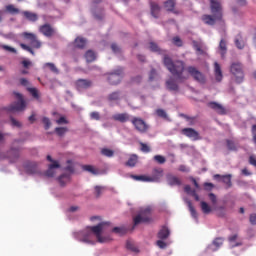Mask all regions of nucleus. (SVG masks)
I'll use <instances>...</instances> for the list:
<instances>
[{"label": "nucleus", "instance_id": "nucleus-5", "mask_svg": "<svg viewBox=\"0 0 256 256\" xmlns=\"http://www.w3.org/2000/svg\"><path fill=\"white\" fill-rule=\"evenodd\" d=\"M14 95L16 99H18L17 102L12 103L7 109L9 113H17L19 111H25V108L27 107V104L25 103V100L23 99V95L19 92H14Z\"/></svg>", "mask_w": 256, "mask_h": 256}, {"label": "nucleus", "instance_id": "nucleus-55", "mask_svg": "<svg viewBox=\"0 0 256 256\" xmlns=\"http://www.w3.org/2000/svg\"><path fill=\"white\" fill-rule=\"evenodd\" d=\"M57 125H67L69 121H67V118L64 116L60 117L58 120H56Z\"/></svg>", "mask_w": 256, "mask_h": 256}, {"label": "nucleus", "instance_id": "nucleus-25", "mask_svg": "<svg viewBox=\"0 0 256 256\" xmlns=\"http://www.w3.org/2000/svg\"><path fill=\"white\" fill-rule=\"evenodd\" d=\"M112 119L114 121H119L120 123H127V121H129V114L127 113L115 114L112 116Z\"/></svg>", "mask_w": 256, "mask_h": 256}, {"label": "nucleus", "instance_id": "nucleus-7", "mask_svg": "<svg viewBox=\"0 0 256 256\" xmlns=\"http://www.w3.org/2000/svg\"><path fill=\"white\" fill-rule=\"evenodd\" d=\"M186 71L188 75L194 79V81H197V83L205 85V83L207 82L205 75L201 71H199V69H197L195 66H188L186 68Z\"/></svg>", "mask_w": 256, "mask_h": 256}, {"label": "nucleus", "instance_id": "nucleus-15", "mask_svg": "<svg viewBox=\"0 0 256 256\" xmlns=\"http://www.w3.org/2000/svg\"><path fill=\"white\" fill-rule=\"evenodd\" d=\"M162 177H163V169L155 168L152 171V176H149L150 183H159V181H161Z\"/></svg>", "mask_w": 256, "mask_h": 256}, {"label": "nucleus", "instance_id": "nucleus-33", "mask_svg": "<svg viewBox=\"0 0 256 256\" xmlns=\"http://www.w3.org/2000/svg\"><path fill=\"white\" fill-rule=\"evenodd\" d=\"M69 181H71V176H69L68 174H62L58 178V182L60 183L61 187H65V185H67Z\"/></svg>", "mask_w": 256, "mask_h": 256}, {"label": "nucleus", "instance_id": "nucleus-52", "mask_svg": "<svg viewBox=\"0 0 256 256\" xmlns=\"http://www.w3.org/2000/svg\"><path fill=\"white\" fill-rule=\"evenodd\" d=\"M174 45H176V47H183V41H181V38H179V36H176L172 39Z\"/></svg>", "mask_w": 256, "mask_h": 256}, {"label": "nucleus", "instance_id": "nucleus-14", "mask_svg": "<svg viewBox=\"0 0 256 256\" xmlns=\"http://www.w3.org/2000/svg\"><path fill=\"white\" fill-rule=\"evenodd\" d=\"M40 33L45 37H53L55 35V29L50 24H44L39 27Z\"/></svg>", "mask_w": 256, "mask_h": 256}, {"label": "nucleus", "instance_id": "nucleus-37", "mask_svg": "<svg viewBox=\"0 0 256 256\" xmlns=\"http://www.w3.org/2000/svg\"><path fill=\"white\" fill-rule=\"evenodd\" d=\"M101 155H103L104 157H108V158H111V157H114L115 155V151L114 150H111L109 148H102L101 151H100Z\"/></svg>", "mask_w": 256, "mask_h": 256}, {"label": "nucleus", "instance_id": "nucleus-20", "mask_svg": "<svg viewBox=\"0 0 256 256\" xmlns=\"http://www.w3.org/2000/svg\"><path fill=\"white\" fill-rule=\"evenodd\" d=\"M24 169L28 175H35L37 173V164L35 162H26Z\"/></svg>", "mask_w": 256, "mask_h": 256}, {"label": "nucleus", "instance_id": "nucleus-24", "mask_svg": "<svg viewBox=\"0 0 256 256\" xmlns=\"http://www.w3.org/2000/svg\"><path fill=\"white\" fill-rule=\"evenodd\" d=\"M170 235H171V231H169V228H167V226H163L158 232V239H161V240L169 239Z\"/></svg>", "mask_w": 256, "mask_h": 256}, {"label": "nucleus", "instance_id": "nucleus-61", "mask_svg": "<svg viewBox=\"0 0 256 256\" xmlns=\"http://www.w3.org/2000/svg\"><path fill=\"white\" fill-rule=\"evenodd\" d=\"M103 189H105V188L101 187V186H96L95 187L96 197H101V193H103Z\"/></svg>", "mask_w": 256, "mask_h": 256}, {"label": "nucleus", "instance_id": "nucleus-62", "mask_svg": "<svg viewBox=\"0 0 256 256\" xmlns=\"http://www.w3.org/2000/svg\"><path fill=\"white\" fill-rule=\"evenodd\" d=\"M10 121H11L12 127H21V122L15 120V118L11 117Z\"/></svg>", "mask_w": 256, "mask_h": 256}, {"label": "nucleus", "instance_id": "nucleus-9", "mask_svg": "<svg viewBox=\"0 0 256 256\" xmlns=\"http://www.w3.org/2000/svg\"><path fill=\"white\" fill-rule=\"evenodd\" d=\"M19 149L11 148L6 154L1 153L0 159H8L11 163H17L19 161Z\"/></svg>", "mask_w": 256, "mask_h": 256}, {"label": "nucleus", "instance_id": "nucleus-3", "mask_svg": "<svg viewBox=\"0 0 256 256\" xmlns=\"http://www.w3.org/2000/svg\"><path fill=\"white\" fill-rule=\"evenodd\" d=\"M230 73L234 77L235 83L241 85L245 81V72L243 71V65L239 62H234L230 65Z\"/></svg>", "mask_w": 256, "mask_h": 256}, {"label": "nucleus", "instance_id": "nucleus-29", "mask_svg": "<svg viewBox=\"0 0 256 256\" xmlns=\"http://www.w3.org/2000/svg\"><path fill=\"white\" fill-rule=\"evenodd\" d=\"M85 45H87V40L83 37H77L74 41V46L77 49H85Z\"/></svg>", "mask_w": 256, "mask_h": 256}, {"label": "nucleus", "instance_id": "nucleus-60", "mask_svg": "<svg viewBox=\"0 0 256 256\" xmlns=\"http://www.w3.org/2000/svg\"><path fill=\"white\" fill-rule=\"evenodd\" d=\"M156 245L159 247V249H166L167 248V243H165L163 240H158L156 242Z\"/></svg>", "mask_w": 256, "mask_h": 256}, {"label": "nucleus", "instance_id": "nucleus-53", "mask_svg": "<svg viewBox=\"0 0 256 256\" xmlns=\"http://www.w3.org/2000/svg\"><path fill=\"white\" fill-rule=\"evenodd\" d=\"M90 118L94 121H99L101 119V115L99 114V112H91Z\"/></svg>", "mask_w": 256, "mask_h": 256}, {"label": "nucleus", "instance_id": "nucleus-57", "mask_svg": "<svg viewBox=\"0 0 256 256\" xmlns=\"http://www.w3.org/2000/svg\"><path fill=\"white\" fill-rule=\"evenodd\" d=\"M194 49L195 51H197V53H199V55H203L204 51L201 48V45L197 42L194 43Z\"/></svg>", "mask_w": 256, "mask_h": 256}, {"label": "nucleus", "instance_id": "nucleus-63", "mask_svg": "<svg viewBox=\"0 0 256 256\" xmlns=\"http://www.w3.org/2000/svg\"><path fill=\"white\" fill-rule=\"evenodd\" d=\"M249 164L256 168V156L255 155H251L249 157Z\"/></svg>", "mask_w": 256, "mask_h": 256}, {"label": "nucleus", "instance_id": "nucleus-23", "mask_svg": "<svg viewBox=\"0 0 256 256\" xmlns=\"http://www.w3.org/2000/svg\"><path fill=\"white\" fill-rule=\"evenodd\" d=\"M61 165L59 162H54L50 164L48 170L45 172L46 177H55V169H59Z\"/></svg>", "mask_w": 256, "mask_h": 256}, {"label": "nucleus", "instance_id": "nucleus-51", "mask_svg": "<svg viewBox=\"0 0 256 256\" xmlns=\"http://www.w3.org/2000/svg\"><path fill=\"white\" fill-rule=\"evenodd\" d=\"M21 49H24V51H28V53H31V55H35V51L31 47H29L26 44L20 43Z\"/></svg>", "mask_w": 256, "mask_h": 256}, {"label": "nucleus", "instance_id": "nucleus-34", "mask_svg": "<svg viewBox=\"0 0 256 256\" xmlns=\"http://www.w3.org/2000/svg\"><path fill=\"white\" fill-rule=\"evenodd\" d=\"M210 7L213 13L219 11L221 9V0H210Z\"/></svg>", "mask_w": 256, "mask_h": 256}, {"label": "nucleus", "instance_id": "nucleus-11", "mask_svg": "<svg viewBox=\"0 0 256 256\" xmlns=\"http://www.w3.org/2000/svg\"><path fill=\"white\" fill-rule=\"evenodd\" d=\"M22 37L24 39H26L27 41H30V44L35 49H40L41 48V41H39L37 39V35H35L33 33L24 32V33H22Z\"/></svg>", "mask_w": 256, "mask_h": 256}, {"label": "nucleus", "instance_id": "nucleus-54", "mask_svg": "<svg viewBox=\"0 0 256 256\" xmlns=\"http://www.w3.org/2000/svg\"><path fill=\"white\" fill-rule=\"evenodd\" d=\"M0 47L4 49V51H9L10 53H17V50L11 46L1 45Z\"/></svg>", "mask_w": 256, "mask_h": 256}, {"label": "nucleus", "instance_id": "nucleus-4", "mask_svg": "<svg viewBox=\"0 0 256 256\" xmlns=\"http://www.w3.org/2000/svg\"><path fill=\"white\" fill-rule=\"evenodd\" d=\"M210 9L211 6H210ZM212 15L204 14L202 16V21L205 23V25H215L216 21H223V7L220 4V10H211Z\"/></svg>", "mask_w": 256, "mask_h": 256}, {"label": "nucleus", "instance_id": "nucleus-19", "mask_svg": "<svg viewBox=\"0 0 256 256\" xmlns=\"http://www.w3.org/2000/svg\"><path fill=\"white\" fill-rule=\"evenodd\" d=\"M150 11L154 19H159V15L161 13V6H159V4L155 2H150Z\"/></svg>", "mask_w": 256, "mask_h": 256}, {"label": "nucleus", "instance_id": "nucleus-1", "mask_svg": "<svg viewBox=\"0 0 256 256\" xmlns=\"http://www.w3.org/2000/svg\"><path fill=\"white\" fill-rule=\"evenodd\" d=\"M149 49L153 53H158L163 56V65L166 69L171 73L173 77H175L178 83H185L187 79H189V75H185V62L183 60H175L167 54V50H162L159 48V45L155 42L149 43Z\"/></svg>", "mask_w": 256, "mask_h": 256}, {"label": "nucleus", "instance_id": "nucleus-32", "mask_svg": "<svg viewBox=\"0 0 256 256\" xmlns=\"http://www.w3.org/2000/svg\"><path fill=\"white\" fill-rule=\"evenodd\" d=\"M83 171H87L88 173H91L92 175H99V170L95 168L93 165H83L82 166Z\"/></svg>", "mask_w": 256, "mask_h": 256}, {"label": "nucleus", "instance_id": "nucleus-13", "mask_svg": "<svg viewBox=\"0 0 256 256\" xmlns=\"http://www.w3.org/2000/svg\"><path fill=\"white\" fill-rule=\"evenodd\" d=\"M75 85L78 91H85L86 89H91V87H93V81L87 79H78Z\"/></svg>", "mask_w": 256, "mask_h": 256}, {"label": "nucleus", "instance_id": "nucleus-17", "mask_svg": "<svg viewBox=\"0 0 256 256\" xmlns=\"http://www.w3.org/2000/svg\"><path fill=\"white\" fill-rule=\"evenodd\" d=\"M208 107H210V109H213V111H216V113H218V115H226L227 114V110H225V107H223V105H221L217 102L208 103Z\"/></svg>", "mask_w": 256, "mask_h": 256}, {"label": "nucleus", "instance_id": "nucleus-41", "mask_svg": "<svg viewBox=\"0 0 256 256\" xmlns=\"http://www.w3.org/2000/svg\"><path fill=\"white\" fill-rule=\"evenodd\" d=\"M200 205H201L202 212L205 213V215H209V213H211V206H209L207 202L202 201Z\"/></svg>", "mask_w": 256, "mask_h": 256}, {"label": "nucleus", "instance_id": "nucleus-22", "mask_svg": "<svg viewBox=\"0 0 256 256\" xmlns=\"http://www.w3.org/2000/svg\"><path fill=\"white\" fill-rule=\"evenodd\" d=\"M176 2L175 0H167L164 2V7L170 13H174V15H179V11L175 10Z\"/></svg>", "mask_w": 256, "mask_h": 256}, {"label": "nucleus", "instance_id": "nucleus-49", "mask_svg": "<svg viewBox=\"0 0 256 256\" xmlns=\"http://www.w3.org/2000/svg\"><path fill=\"white\" fill-rule=\"evenodd\" d=\"M154 161H156V163H159V165H163V163H165V161H167V159H165V156L155 155Z\"/></svg>", "mask_w": 256, "mask_h": 256}, {"label": "nucleus", "instance_id": "nucleus-27", "mask_svg": "<svg viewBox=\"0 0 256 256\" xmlns=\"http://www.w3.org/2000/svg\"><path fill=\"white\" fill-rule=\"evenodd\" d=\"M107 99L110 103L121 101V92L120 91L112 92L107 96Z\"/></svg>", "mask_w": 256, "mask_h": 256}, {"label": "nucleus", "instance_id": "nucleus-28", "mask_svg": "<svg viewBox=\"0 0 256 256\" xmlns=\"http://www.w3.org/2000/svg\"><path fill=\"white\" fill-rule=\"evenodd\" d=\"M214 179H221L222 183H225V185H227L228 187H231V175H219L216 174L214 175Z\"/></svg>", "mask_w": 256, "mask_h": 256}, {"label": "nucleus", "instance_id": "nucleus-30", "mask_svg": "<svg viewBox=\"0 0 256 256\" xmlns=\"http://www.w3.org/2000/svg\"><path fill=\"white\" fill-rule=\"evenodd\" d=\"M22 15L25 17V19L32 22H35L37 21V19H39L36 13L30 12V11H23Z\"/></svg>", "mask_w": 256, "mask_h": 256}, {"label": "nucleus", "instance_id": "nucleus-44", "mask_svg": "<svg viewBox=\"0 0 256 256\" xmlns=\"http://www.w3.org/2000/svg\"><path fill=\"white\" fill-rule=\"evenodd\" d=\"M67 131H69V129H67V127H56L55 128V133H56V135H58V137H63V135H65V133H67Z\"/></svg>", "mask_w": 256, "mask_h": 256}, {"label": "nucleus", "instance_id": "nucleus-12", "mask_svg": "<svg viewBox=\"0 0 256 256\" xmlns=\"http://www.w3.org/2000/svg\"><path fill=\"white\" fill-rule=\"evenodd\" d=\"M181 133L182 135H185V137H188V139H192V141H200L201 139L199 132L193 128H183Z\"/></svg>", "mask_w": 256, "mask_h": 256}, {"label": "nucleus", "instance_id": "nucleus-35", "mask_svg": "<svg viewBox=\"0 0 256 256\" xmlns=\"http://www.w3.org/2000/svg\"><path fill=\"white\" fill-rule=\"evenodd\" d=\"M138 157L135 154H132L128 161L126 162L127 167H135L137 165Z\"/></svg>", "mask_w": 256, "mask_h": 256}, {"label": "nucleus", "instance_id": "nucleus-47", "mask_svg": "<svg viewBox=\"0 0 256 256\" xmlns=\"http://www.w3.org/2000/svg\"><path fill=\"white\" fill-rule=\"evenodd\" d=\"M27 91H29L34 99H39V90L37 88H27Z\"/></svg>", "mask_w": 256, "mask_h": 256}, {"label": "nucleus", "instance_id": "nucleus-26", "mask_svg": "<svg viewBox=\"0 0 256 256\" xmlns=\"http://www.w3.org/2000/svg\"><path fill=\"white\" fill-rule=\"evenodd\" d=\"M166 87L169 91H179V85L173 78L166 81Z\"/></svg>", "mask_w": 256, "mask_h": 256}, {"label": "nucleus", "instance_id": "nucleus-31", "mask_svg": "<svg viewBox=\"0 0 256 256\" xmlns=\"http://www.w3.org/2000/svg\"><path fill=\"white\" fill-rule=\"evenodd\" d=\"M85 59H86L87 63H93V61H95L97 59V55L95 54V52L93 50H88L85 53Z\"/></svg>", "mask_w": 256, "mask_h": 256}, {"label": "nucleus", "instance_id": "nucleus-58", "mask_svg": "<svg viewBox=\"0 0 256 256\" xmlns=\"http://www.w3.org/2000/svg\"><path fill=\"white\" fill-rule=\"evenodd\" d=\"M251 132H252V141L256 145V124L252 125Z\"/></svg>", "mask_w": 256, "mask_h": 256}, {"label": "nucleus", "instance_id": "nucleus-40", "mask_svg": "<svg viewBox=\"0 0 256 256\" xmlns=\"http://www.w3.org/2000/svg\"><path fill=\"white\" fill-rule=\"evenodd\" d=\"M235 45L238 49H243L245 47V41H243V37H241V34H239L235 38Z\"/></svg>", "mask_w": 256, "mask_h": 256}, {"label": "nucleus", "instance_id": "nucleus-38", "mask_svg": "<svg viewBox=\"0 0 256 256\" xmlns=\"http://www.w3.org/2000/svg\"><path fill=\"white\" fill-rule=\"evenodd\" d=\"M7 13H10V15H19L20 11L18 8H16L13 4H9L6 6Z\"/></svg>", "mask_w": 256, "mask_h": 256}, {"label": "nucleus", "instance_id": "nucleus-8", "mask_svg": "<svg viewBox=\"0 0 256 256\" xmlns=\"http://www.w3.org/2000/svg\"><path fill=\"white\" fill-rule=\"evenodd\" d=\"M134 226L139 225V223H149L151 221V208L142 209L138 215L133 219Z\"/></svg>", "mask_w": 256, "mask_h": 256}, {"label": "nucleus", "instance_id": "nucleus-16", "mask_svg": "<svg viewBox=\"0 0 256 256\" xmlns=\"http://www.w3.org/2000/svg\"><path fill=\"white\" fill-rule=\"evenodd\" d=\"M166 181L170 187H179L182 185V181L179 177L173 175V174H168L166 176Z\"/></svg>", "mask_w": 256, "mask_h": 256}, {"label": "nucleus", "instance_id": "nucleus-42", "mask_svg": "<svg viewBox=\"0 0 256 256\" xmlns=\"http://www.w3.org/2000/svg\"><path fill=\"white\" fill-rule=\"evenodd\" d=\"M44 68H48L52 73L59 74V69H57V66L51 62L45 63Z\"/></svg>", "mask_w": 256, "mask_h": 256}, {"label": "nucleus", "instance_id": "nucleus-46", "mask_svg": "<svg viewBox=\"0 0 256 256\" xmlns=\"http://www.w3.org/2000/svg\"><path fill=\"white\" fill-rule=\"evenodd\" d=\"M188 209L194 219H197V210H195V207L193 206V203L191 201H188Z\"/></svg>", "mask_w": 256, "mask_h": 256}, {"label": "nucleus", "instance_id": "nucleus-6", "mask_svg": "<svg viewBox=\"0 0 256 256\" xmlns=\"http://www.w3.org/2000/svg\"><path fill=\"white\" fill-rule=\"evenodd\" d=\"M134 129L138 131V133H148L151 126L141 117H132L130 120Z\"/></svg>", "mask_w": 256, "mask_h": 256}, {"label": "nucleus", "instance_id": "nucleus-50", "mask_svg": "<svg viewBox=\"0 0 256 256\" xmlns=\"http://www.w3.org/2000/svg\"><path fill=\"white\" fill-rule=\"evenodd\" d=\"M140 146H141V151L143 153H150L151 152V147H149V145H147L143 142H140Z\"/></svg>", "mask_w": 256, "mask_h": 256}, {"label": "nucleus", "instance_id": "nucleus-45", "mask_svg": "<svg viewBox=\"0 0 256 256\" xmlns=\"http://www.w3.org/2000/svg\"><path fill=\"white\" fill-rule=\"evenodd\" d=\"M112 233H116L117 235H125V233H127V229L124 227H114L112 229Z\"/></svg>", "mask_w": 256, "mask_h": 256}, {"label": "nucleus", "instance_id": "nucleus-21", "mask_svg": "<svg viewBox=\"0 0 256 256\" xmlns=\"http://www.w3.org/2000/svg\"><path fill=\"white\" fill-rule=\"evenodd\" d=\"M221 245H223V238H216L210 245H208L207 251H217Z\"/></svg>", "mask_w": 256, "mask_h": 256}, {"label": "nucleus", "instance_id": "nucleus-43", "mask_svg": "<svg viewBox=\"0 0 256 256\" xmlns=\"http://www.w3.org/2000/svg\"><path fill=\"white\" fill-rule=\"evenodd\" d=\"M156 115L161 119H165L166 121H169V116L167 115V112L163 109H157Z\"/></svg>", "mask_w": 256, "mask_h": 256}, {"label": "nucleus", "instance_id": "nucleus-39", "mask_svg": "<svg viewBox=\"0 0 256 256\" xmlns=\"http://www.w3.org/2000/svg\"><path fill=\"white\" fill-rule=\"evenodd\" d=\"M219 49L221 51L222 57H225V53H227V41H225V39L220 40Z\"/></svg>", "mask_w": 256, "mask_h": 256}, {"label": "nucleus", "instance_id": "nucleus-18", "mask_svg": "<svg viewBox=\"0 0 256 256\" xmlns=\"http://www.w3.org/2000/svg\"><path fill=\"white\" fill-rule=\"evenodd\" d=\"M214 77L217 83H221L223 81V70H221V65L218 62H214Z\"/></svg>", "mask_w": 256, "mask_h": 256}, {"label": "nucleus", "instance_id": "nucleus-56", "mask_svg": "<svg viewBox=\"0 0 256 256\" xmlns=\"http://www.w3.org/2000/svg\"><path fill=\"white\" fill-rule=\"evenodd\" d=\"M184 191L185 193H187V195H193V193H195L196 191L194 189L191 188L190 185H186L184 186Z\"/></svg>", "mask_w": 256, "mask_h": 256}, {"label": "nucleus", "instance_id": "nucleus-36", "mask_svg": "<svg viewBox=\"0 0 256 256\" xmlns=\"http://www.w3.org/2000/svg\"><path fill=\"white\" fill-rule=\"evenodd\" d=\"M131 179H134V181H143V182L151 183L149 176H145V175H131Z\"/></svg>", "mask_w": 256, "mask_h": 256}, {"label": "nucleus", "instance_id": "nucleus-10", "mask_svg": "<svg viewBox=\"0 0 256 256\" xmlns=\"http://www.w3.org/2000/svg\"><path fill=\"white\" fill-rule=\"evenodd\" d=\"M121 77H123V68H119L108 76V82L110 85H119L121 83Z\"/></svg>", "mask_w": 256, "mask_h": 256}, {"label": "nucleus", "instance_id": "nucleus-2", "mask_svg": "<svg viewBox=\"0 0 256 256\" xmlns=\"http://www.w3.org/2000/svg\"><path fill=\"white\" fill-rule=\"evenodd\" d=\"M105 225H109V222H101L96 226H91L86 230L76 232L74 237L78 239V241H81V243H86L87 245H95V237L98 243H107L108 239L101 236Z\"/></svg>", "mask_w": 256, "mask_h": 256}, {"label": "nucleus", "instance_id": "nucleus-64", "mask_svg": "<svg viewBox=\"0 0 256 256\" xmlns=\"http://www.w3.org/2000/svg\"><path fill=\"white\" fill-rule=\"evenodd\" d=\"M249 221L252 225H256V213L250 214Z\"/></svg>", "mask_w": 256, "mask_h": 256}, {"label": "nucleus", "instance_id": "nucleus-48", "mask_svg": "<svg viewBox=\"0 0 256 256\" xmlns=\"http://www.w3.org/2000/svg\"><path fill=\"white\" fill-rule=\"evenodd\" d=\"M226 144L229 151H237V146L235 145V142H233V140H227Z\"/></svg>", "mask_w": 256, "mask_h": 256}, {"label": "nucleus", "instance_id": "nucleus-59", "mask_svg": "<svg viewBox=\"0 0 256 256\" xmlns=\"http://www.w3.org/2000/svg\"><path fill=\"white\" fill-rule=\"evenodd\" d=\"M42 122L44 123L45 129L47 131V129H49V127H51V120H49V118H47V117H44L42 119Z\"/></svg>", "mask_w": 256, "mask_h": 256}]
</instances>
